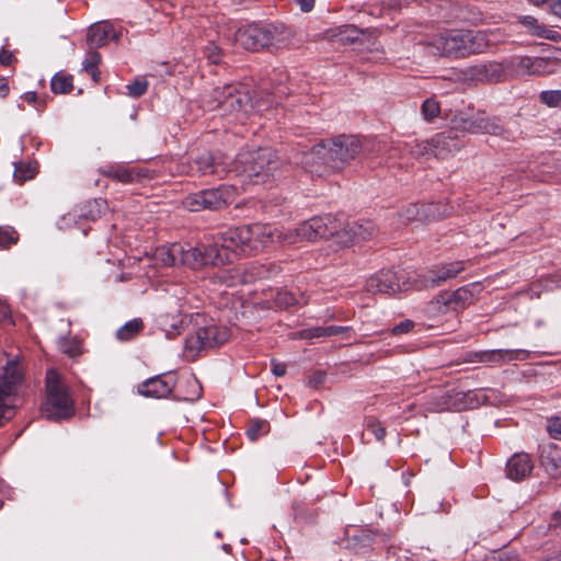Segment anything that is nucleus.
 Listing matches in <instances>:
<instances>
[{"label": "nucleus", "instance_id": "1", "mask_svg": "<svg viewBox=\"0 0 561 561\" xmlns=\"http://www.w3.org/2000/svg\"><path fill=\"white\" fill-rule=\"evenodd\" d=\"M490 46L484 31L451 30L436 35L428 44V54L438 57L463 58L483 53Z\"/></svg>", "mask_w": 561, "mask_h": 561}, {"label": "nucleus", "instance_id": "2", "mask_svg": "<svg viewBox=\"0 0 561 561\" xmlns=\"http://www.w3.org/2000/svg\"><path fill=\"white\" fill-rule=\"evenodd\" d=\"M236 171L254 184L267 183L280 175V160L271 148L240 152L234 161Z\"/></svg>", "mask_w": 561, "mask_h": 561}, {"label": "nucleus", "instance_id": "3", "mask_svg": "<svg viewBox=\"0 0 561 561\" xmlns=\"http://www.w3.org/2000/svg\"><path fill=\"white\" fill-rule=\"evenodd\" d=\"M73 413V401L67 388L58 373L49 369L46 374V400L41 408L42 416L48 421H61L70 419Z\"/></svg>", "mask_w": 561, "mask_h": 561}, {"label": "nucleus", "instance_id": "4", "mask_svg": "<svg viewBox=\"0 0 561 561\" xmlns=\"http://www.w3.org/2000/svg\"><path fill=\"white\" fill-rule=\"evenodd\" d=\"M23 378L18 358L9 359L0 373V425L14 414V399Z\"/></svg>", "mask_w": 561, "mask_h": 561}, {"label": "nucleus", "instance_id": "5", "mask_svg": "<svg viewBox=\"0 0 561 561\" xmlns=\"http://www.w3.org/2000/svg\"><path fill=\"white\" fill-rule=\"evenodd\" d=\"M236 195L237 188L233 185H220L187 195L183 205L190 211L218 210L232 203Z\"/></svg>", "mask_w": 561, "mask_h": 561}, {"label": "nucleus", "instance_id": "6", "mask_svg": "<svg viewBox=\"0 0 561 561\" xmlns=\"http://www.w3.org/2000/svg\"><path fill=\"white\" fill-rule=\"evenodd\" d=\"M209 243H201L185 250L184 265L193 270L206 266H221L232 261L230 254L221 250L218 241L213 234L207 239Z\"/></svg>", "mask_w": 561, "mask_h": 561}, {"label": "nucleus", "instance_id": "7", "mask_svg": "<svg viewBox=\"0 0 561 561\" xmlns=\"http://www.w3.org/2000/svg\"><path fill=\"white\" fill-rule=\"evenodd\" d=\"M451 126L455 130L470 134H489L508 139L502 119L497 116H489L484 112H478L471 116L455 115L451 118Z\"/></svg>", "mask_w": 561, "mask_h": 561}, {"label": "nucleus", "instance_id": "8", "mask_svg": "<svg viewBox=\"0 0 561 561\" xmlns=\"http://www.w3.org/2000/svg\"><path fill=\"white\" fill-rule=\"evenodd\" d=\"M329 151V168L332 172L343 169L362 150V144L355 135H339L325 140Z\"/></svg>", "mask_w": 561, "mask_h": 561}, {"label": "nucleus", "instance_id": "9", "mask_svg": "<svg viewBox=\"0 0 561 561\" xmlns=\"http://www.w3.org/2000/svg\"><path fill=\"white\" fill-rule=\"evenodd\" d=\"M230 330L227 327L210 324L197 329L195 334L185 340L186 353L195 357L199 352L222 345L230 339Z\"/></svg>", "mask_w": 561, "mask_h": 561}, {"label": "nucleus", "instance_id": "10", "mask_svg": "<svg viewBox=\"0 0 561 561\" xmlns=\"http://www.w3.org/2000/svg\"><path fill=\"white\" fill-rule=\"evenodd\" d=\"M339 228L340 224L333 216H316L300 224L295 230V239L289 240V242H295L297 239L307 241H316L329 237L336 239Z\"/></svg>", "mask_w": 561, "mask_h": 561}, {"label": "nucleus", "instance_id": "11", "mask_svg": "<svg viewBox=\"0 0 561 561\" xmlns=\"http://www.w3.org/2000/svg\"><path fill=\"white\" fill-rule=\"evenodd\" d=\"M211 98L215 103L211 108H219L227 114L240 112L250 101V95L242 84H226L215 88Z\"/></svg>", "mask_w": 561, "mask_h": 561}, {"label": "nucleus", "instance_id": "12", "mask_svg": "<svg viewBox=\"0 0 561 561\" xmlns=\"http://www.w3.org/2000/svg\"><path fill=\"white\" fill-rule=\"evenodd\" d=\"M376 232L377 229L370 220L353 221L343 229H337L336 243L343 247H351L369 240Z\"/></svg>", "mask_w": 561, "mask_h": 561}, {"label": "nucleus", "instance_id": "13", "mask_svg": "<svg viewBox=\"0 0 561 561\" xmlns=\"http://www.w3.org/2000/svg\"><path fill=\"white\" fill-rule=\"evenodd\" d=\"M245 231L248 232L244 248L247 255L256 254L273 242V229L268 225L260 222L245 225Z\"/></svg>", "mask_w": 561, "mask_h": 561}, {"label": "nucleus", "instance_id": "14", "mask_svg": "<svg viewBox=\"0 0 561 561\" xmlns=\"http://www.w3.org/2000/svg\"><path fill=\"white\" fill-rule=\"evenodd\" d=\"M280 271V266L274 262H251L236 270L240 274V282L244 284L276 277Z\"/></svg>", "mask_w": 561, "mask_h": 561}, {"label": "nucleus", "instance_id": "15", "mask_svg": "<svg viewBox=\"0 0 561 561\" xmlns=\"http://www.w3.org/2000/svg\"><path fill=\"white\" fill-rule=\"evenodd\" d=\"M329 151L325 140L314 145L310 150L304 152L302 164L308 172L322 176L332 172L329 168Z\"/></svg>", "mask_w": 561, "mask_h": 561}, {"label": "nucleus", "instance_id": "16", "mask_svg": "<svg viewBox=\"0 0 561 561\" xmlns=\"http://www.w3.org/2000/svg\"><path fill=\"white\" fill-rule=\"evenodd\" d=\"M175 387V379L170 375L151 377L138 385V393L146 398H168Z\"/></svg>", "mask_w": 561, "mask_h": 561}, {"label": "nucleus", "instance_id": "17", "mask_svg": "<svg viewBox=\"0 0 561 561\" xmlns=\"http://www.w3.org/2000/svg\"><path fill=\"white\" fill-rule=\"evenodd\" d=\"M221 250L231 253L244 254L248 232L245 226L229 227L214 234Z\"/></svg>", "mask_w": 561, "mask_h": 561}, {"label": "nucleus", "instance_id": "18", "mask_svg": "<svg viewBox=\"0 0 561 561\" xmlns=\"http://www.w3.org/2000/svg\"><path fill=\"white\" fill-rule=\"evenodd\" d=\"M530 352L522 348L514 350H490L474 353L476 360L483 364L501 365L506 362L525 360L529 358Z\"/></svg>", "mask_w": 561, "mask_h": 561}, {"label": "nucleus", "instance_id": "19", "mask_svg": "<svg viewBox=\"0 0 561 561\" xmlns=\"http://www.w3.org/2000/svg\"><path fill=\"white\" fill-rule=\"evenodd\" d=\"M102 175L114 179L124 184L140 182L150 178V171L144 168H126L119 164H110L100 169Z\"/></svg>", "mask_w": 561, "mask_h": 561}, {"label": "nucleus", "instance_id": "20", "mask_svg": "<svg viewBox=\"0 0 561 561\" xmlns=\"http://www.w3.org/2000/svg\"><path fill=\"white\" fill-rule=\"evenodd\" d=\"M366 289L373 294L392 295L401 290V285L396 272L382 270L367 279Z\"/></svg>", "mask_w": 561, "mask_h": 561}, {"label": "nucleus", "instance_id": "21", "mask_svg": "<svg viewBox=\"0 0 561 561\" xmlns=\"http://www.w3.org/2000/svg\"><path fill=\"white\" fill-rule=\"evenodd\" d=\"M226 172H228L227 162L219 160V158H216L210 152H204L196 157L188 171L192 176L206 174L222 175Z\"/></svg>", "mask_w": 561, "mask_h": 561}, {"label": "nucleus", "instance_id": "22", "mask_svg": "<svg viewBox=\"0 0 561 561\" xmlns=\"http://www.w3.org/2000/svg\"><path fill=\"white\" fill-rule=\"evenodd\" d=\"M473 295L468 287H460L455 291H444L437 295L435 302L440 305L438 310L447 312L459 310L471 304Z\"/></svg>", "mask_w": 561, "mask_h": 561}, {"label": "nucleus", "instance_id": "23", "mask_svg": "<svg viewBox=\"0 0 561 561\" xmlns=\"http://www.w3.org/2000/svg\"><path fill=\"white\" fill-rule=\"evenodd\" d=\"M119 36L121 34L110 22L102 21L89 27L87 43L90 48H98L105 46L111 41H118Z\"/></svg>", "mask_w": 561, "mask_h": 561}, {"label": "nucleus", "instance_id": "24", "mask_svg": "<svg viewBox=\"0 0 561 561\" xmlns=\"http://www.w3.org/2000/svg\"><path fill=\"white\" fill-rule=\"evenodd\" d=\"M465 270L463 261L444 263L432 268L425 279L426 286L438 287Z\"/></svg>", "mask_w": 561, "mask_h": 561}, {"label": "nucleus", "instance_id": "25", "mask_svg": "<svg viewBox=\"0 0 561 561\" xmlns=\"http://www.w3.org/2000/svg\"><path fill=\"white\" fill-rule=\"evenodd\" d=\"M533 470L534 462L526 453H516L506 462V476L514 481L524 480Z\"/></svg>", "mask_w": 561, "mask_h": 561}, {"label": "nucleus", "instance_id": "26", "mask_svg": "<svg viewBox=\"0 0 561 561\" xmlns=\"http://www.w3.org/2000/svg\"><path fill=\"white\" fill-rule=\"evenodd\" d=\"M185 249L181 243L174 242L161 245L154 252V257L164 266H173L178 263L184 265Z\"/></svg>", "mask_w": 561, "mask_h": 561}, {"label": "nucleus", "instance_id": "27", "mask_svg": "<svg viewBox=\"0 0 561 561\" xmlns=\"http://www.w3.org/2000/svg\"><path fill=\"white\" fill-rule=\"evenodd\" d=\"M433 156L438 159H445L453 152L460 149V145L456 141L453 131L439 133L433 138Z\"/></svg>", "mask_w": 561, "mask_h": 561}, {"label": "nucleus", "instance_id": "28", "mask_svg": "<svg viewBox=\"0 0 561 561\" xmlns=\"http://www.w3.org/2000/svg\"><path fill=\"white\" fill-rule=\"evenodd\" d=\"M507 71L506 61L504 64L490 61L477 65L472 68V76L478 80L502 81Z\"/></svg>", "mask_w": 561, "mask_h": 561}, {"label": "nucleus", "instance_id": "29", "mask_svg": "<svg viewBox=\"0 0 561 561\" xmlns=\"http://www.w3.org/2000/svg\"><path fill=\"white\" fill-rule=\"evenodd\" d=\"M237 43L248 50H260L259 24L241 27L236 33Z\"/></svg>", "mask_w": 561, "mask_h": 561}, {"label": "nucleus", "instance_id": "30", "mask_svg": "<svg viewBox=\"0 0 561 561\" xmlns=\"http://www.w3.org/2000/svg\"><path fill=\"white\" fill-rule=\"evenodd\" d=\"M264 32L268 38V48H279L285 46L291 35L290 31L284 24H264Z\"/></svg>", "mask_w": 561, "mask_h": 561}, {"label": "nucleus", "instance_id": "31", "mask_svg": "<svg viewBox=\"0 0 561 561\" xmlns=\"http://www.w3.org/2000/svg\"><path fill=\"white\" fill-rule=\"evenodd\" d=\"M106 210L107 202L103 198H94L80 205L79 217L94 221L101 218Z\"/></svg>", "mask_w": 561, "mask_h": 561}, {"label": "nucleus", "instance_id": "32", "mask_svg": "<svg viewBox=\"0 0 561 561\" xmlns=\"http://www.w3.org/2000/svg\"><path fill=\"white\" fill-rule=\"evenodd\" d=\"M540 461L547 470H561V449L556 444H547L540 447Z\"/></svg>", "mask_w": 561, "mask_h": 561}, {"label": "nucleus", "instance_id": "33", "mask_svg": "<svg viewBox=\"0 0 561 561\" xmlns=\"http://www.w3.org/2000/svg\"><path fill=\"white\" fill-rule=\"evenodd\" d=\"M534 57L514 56L506 60L507 71L514 76H533Z\"/></svg>", "mask_w": 561, "mask_h": 561}, {"label": "nucleus", "instance_id": "34", "mask_svg": "<svg viewBox=\"0 0 561 561\" xmlns=\"http://www.w3.org/2000/svg\"><path fill=\"white\" fill-rule=\"evenodd\" d=\"M101 62V55L94 49L90 48L87 53V56L82 62L83 70L88 72L92 80L98 83L101 80V72L99 70V65Z\"/></svg>", "mask_w": 561, "mask_h": 561}, {"label": "nucleus", "instance_id": "35", "mask_svg": "<svg viewBox=\"0 0 561 561\" xmlns=\"http://www.w3.org/2000/svg\"><path fill=\"white\" fill-rule=\"evenodd\" d=\"M557 58L534 57L533 76H547L556 70Z\"/></svg>", "mask_w": 561, "mask_h": 561}, {"label": "nucleus", "instance_id": "36", "mask_svg": "<svg viewBox=\"0 0 561 561\" xmlns=\"http://www.w3.org/2000/svg\"><path fill=\"white\" fill-rule=\"evenodd\" d=\"M449 214L448 207L437 203L422 204L423 220H438Z\"/></svg>", "mask_w": 561, "mask_h": 561}, {"label": "nucleus", "instance_id": "37", "mask_svg": "<svg viewBox=\"0 0 561 561\" xmlns=\"http://www.w3.org/2000/svg\"><path fill=\"white\" fill-rule=\"evenodd\" d=\"M142 328L144 322L141 319H133L117 330L116 336L121 341H129L134 339Z\"/></svg>", "mask_w": 561, "mask_h": 561}, {"label": "nucleus", "instance_id": "38", "mask_svg": "<svg viewBox=\"0 0 561 561\" xmlns=\"http://www.w3.org/2000/svg\"><path fill=\"white\" fill-rule=\"evenodd\" d=\"M270 430L271 426L266 420L253 419L250 421L247 428V436L251 442H255L260 437L268 434Z\"/></svg>", "mask_w": 561, "mask_h": 561}, {"label": "nucleus", "instance_id": "39", "mask_svg": "<svg viewBox=\"0 0 561 561\" xmlns=\"http://www.w3.org/2000/svg\"><path fill=\"white\" fill-rule=\"evenodd\" d=\"M50 89L55 94H66L73 89L72 76L57 73L51 78Z\"/></svg>", "mask_w": 561, "mask_h": 561}, {"label": "nucleus", "instance_id": "40", "mask_svg": "<svg viewBox=\"0 0 561 561\" xmlns=\"http://www.w3.org/2000/svg\"><path fill=\"white\" fill-rule=\"evenodd\" d=\"M37 173L36 162H20L15 164L13 176L19 183L33 179Z\"/></svg>", "mask_w": 561, "mask_h": 561}, {"label": "nucleus", "instance_id": "41", "mask_svg": "<svg viewBox=\"0 0 561 561\" xmlns=\"http://www.w3.org/2000/svg\"><path fill=\"white\" fill-rule=\"evenodd\" d=\"M433 140L432 138L428 140H415L413 144H410V153L414 158H423L433 156Z\"/></svg>", "mask_w": 561, "mask_h": 561}, {"label": "nucleus", "instance_id": "42", "mask_svg": "<svg viewBox=\"0 0 561 561\" xmlns=\"http://www.w3.org/2000/svg\"><path fill=\"white\" fill-rule=\"evenodd\" d=\"M421 114L426 122H432L440 114V106L436 99L428 98L421 105Z\"/></svg>", "mask_w": 561, "mask_h": 561}, {"label": "nucleus", "instance_id": "43", "mask_svg": "<svg viewBox=\"0 0 561 561\" xmlns=\"http://www.w3.org/2000/svg\"><path fill=\"white\" fill-rule=\"evenodd\" d=\"M517 23L526 28L527 34L539 37V33L545 24H540L539 21L533 15H519L517 16Z\"/></svg>", "mask_w": 561, "mask_h": 561}, {"label": "nucleus", "instance_id": "44", "mask_svg": "<svg viewBox=\"0 0 561 561\" xmlns=\"http://www.w3.org/2000/svg\"><path fill=\"white\" fill-rule=\"evenodd\" d=\"M539 101L548 107H561V90L541 91Z\"/></svg>", "mask_w": 561, "mask_h": 561}, {"label": "nucleus", "instance_id": "45", "mask_svg": "<svg viewBox=\"0 0 561 561\" xmlns=\"http://www.w3.org/2000/svg\"><path fill=\"white\" fill-rule=\"evenodd\" d=\"M403 222L413 220L423 221L422 218V204H410L400 213Z\"/></svg>", "mask_w": 561, "mask_h": 561}, {"label": "nucleus", "instance_id": "46", "mask_svg": "<svg viewBox=\"0 0 561 561\" xmlns=\"http://www.w3.org/2000/svg\"><path fill=\"white\" fill-rule=\"evenodd\" d=\"M19 240L18 232L11 227H0V248L5 249Z\"/></svg>", "mask_w": 561, "mask_h": 561}, {"label": "nucleus", "instance_id": "47", "mask_svg": "<svg viewBox=\"0 0 561 561\" xmlns=\"http://www.w3.org/2000/svg\"><path fill=\"white\" fill-rule=\"evenodd\" d=\"M127 94L131 98H140L148 90V81L145 79H136L126 85Z\"/></svg>", "mask_w": 561, "mask_h": 561}, {"label": "nucleus", "instance_id": "48", "mask_svg": "<svg viewBox=\"0 0 561 561\" xmlns=\"http://www.w3.org/2000/svg\"><path fill=\"white\" fill-rule=\"evenodd\" d=\"M365 430L367 433L374 435L376 440L381 442L386 436V428L380 424L379 421L375 419H367L365 424Z\"/></svg>", "mask_w": 561, "mask_h": 561}, {"label": "nucleus", "instance_id": "49", "mask_svg": "<svg viewBox=\"0 0 561 561\" xmlns=\"http://www.w3.org/2000/svg\"><path fill=\"white\" fill-rule=\"evenodd\" d=\"M362 34L363 31L353 24L342 25L339 28V35H341L342 39L351 43L357 41Z\"/></svg>", "mask_w": 561, "mask_h": 561}, {"label": "nucleus", "instance_id": "50", "mask_svg": "<svg viewBox=\"0 0 561 561\" xmlns=\"http://www.w3.org/2000/svg\"><path fill=\"white\" fill-rule=\"evenodd\" d=\"M546 430L553 439H561V417L552 416L548 419Z\"/></svg>", "mask_w": 561, "mask_h": 561}, {"label": "nucleus", "instance_id": "51", "mask_svg": "<svg viewBox=\"0 0 561 561\" xmlns=\"http://www.w3.org/2000/svg\"><path fill=\"white\" fill-rule=\"evenodd\" d=\"M275 302L280 308H288L297 304V298L291 293L280 291L277 294Z\"/></svg>", "mask_w": 561, "mask_h": 561}, {"label": "nucleus", "instance_id": "52", "mask_svg": "<svg viewBox=\"0 0 561 561\" xmlns=\"http://www.w3.org/2000/svg\"><path fill=\"white\" fill-rule=\"evenodd\" d=\"M325 327H316V328H310V329H306V330H302L300 332V337L301 339H316V337H322V336H327L325 334Z\"/></svg>", "mask_w": 561, "mask_h": 561}, {"label": "nucleus", "instance_id": "53", "mask_svg": "<svg viewBox=\"0 0 561 561\" xmlns=\"http://www.w3.org/2000/svg\"><path fill=\"white\" fill-rule=\"evenodd\" d=\"M414 327H415L414 321L407 319V320L396 324L392 328L391 333L393 335L405 334V333L410 332L411 330H413Z\"/></svg>", "mask_w": 561, "mask_h": 561}, {"label": "nucleus", "instance_id": "54", "mask_svg": "<svg viewBox=\"0 0 561 561\" xmlns=\"http://www.w3.org/2000/svg\"><path fill=\"white\" fill-rule=\"evenodd\" d=\"M540 38H546L552 42H561V34L554 30H551L543 25L541 33H539Z\"/></svg>", "mask_w": 561, "mask_h": 561}, {"label": "nucleus", "instance_id": "55", "mask_svg": "<svg viewBox=\"0 0 561 561\" xmlns=\"http://www.w3.org/2000/svg\"><path fill=\"white\" fill-rule=\"evenodd\" d=\"M22 98L25 102H27L30 104H37V110H42L46 106L45 100L38 101L36 92H33V91L26 92Z\"/></svg>", "mask_w": 561, "mask_h": 561}, {"label": "nucleus", "instance_id": "56", "mask_svg": "<svg viewBox=\"0 0 561 561\" xmlns=\"http://www.w3.org/2000/svg\"><path fill=\"white\" fill-rule=\"evenodd\" d=\"M61 350L71 357L78 356L81 353L80 345L77 342L64 343L61 344Z\"/></svg>", "mask_w": 561, "mask_h": 561}, {"label": "nucleus", "instance_id": "57", "mask_svg": "<svg viewBox=\"0 0 561 561\" xmlns=\"http://www.w3.org/2000/svg\"><path fill=\"white\" fill-rule=\"evenodd\" d=\"M205 54L207 55L209 61L211 64H218L219 62V59H220V50L217 46L215 45H209L206 47L205 49Z\"/></svg>", "mask_w": 561, "mask_h": 561}, {"label": "nucleus", "instance_id": "58", "mask_svg": "<svg viewBox=\"0 0 561 561\" xmlns=\"http://www.w3.org/2000/svg\"><path fill=\"white\" fill-rule=\"evenodd\" d=\"M325 380V374L322 371H317L309 377V385L313 388H318Z\"/></svg>", "mask_w": 561, "mask_h": 561}, {"label": "nucleus", "instance_id": "59", "mask_svg": "<svg viewBox=\"0 0 561 561\" xmlns=\"http://www.w3.org/2000/svg\"><path fill=\"white\" fill-rule=\"evenodd\" d=\"M271 365H272V373L276 377H282L286 374V365L284 363H279L276 359H272Z\"/></svg>", "mask_w": 561, "mask_h": 561}, {"label": "nucleus", "instance_id": "60", "mask_svg": "<svg viewBox=\"0 0 561 561\" xmlns=\"http://www.w3.org/2000/svg\"><path fill=\"white\" fill-rule=\"evenodd\" d=\"M15 60L13 53L2 48L0 51V64L2 66H10Z\"/></svg>", "mask_w": 561, "mask_h": 561}, {"label": "nucleus", "instance_id": "61", "mask_svg": "<svg viewBox=\"0 0 561 561\" xmlns=\"http://www.w3.org/2000/svg\"><path fill=\"white\" fill-rule=\"evenodd\" d=\"M350 328L348 327H340V325H328L325 327V334L327 336H333V335H339L345 331H347Z\"/></svg>", "mask_w": 561, "mask_h": 561}, {"label": "nucleus", "instance_id": "62", "mask_svg": "<svg viewBox=\"0 0 561 561\" xmlns=\"http://www.w3.org/2000/svg\"><path fill=\"white\" fill-rule=\"evenodd\" d=\"M549 526L559 534L558 529L561 530V511L553 513Z\"/></svg>", "mask_w": 561, "mask_h": 561}, {"label": "nucleus", "instance_id": "63", "mask_svg": "<svg viewBox=\"0 0 561 561\" xmlns=\"http://www.w3.org/2000/svg\"><path fill=\"white\" fill-rule=\"evenodd\" d=\"M259 41H260V47L268 48V38L266 37V33L264 32V24H259Z\"/></svg>", "mask_w": 561, "mask_h": 561}, {"label": "nucleus", "instance_id": "64", "mask_svg": "<svg viewBox=\"0 0 561 561\" xmlns=\"http://www.w3.org/2000/svg\"><path fill=\"white\" fill-rule=\"evenodd\" d=\"M301 11L309 12L314 7V0H297Z\"/></svg>", "mask_w": 561, "mask_h": 561}]
</instances>
